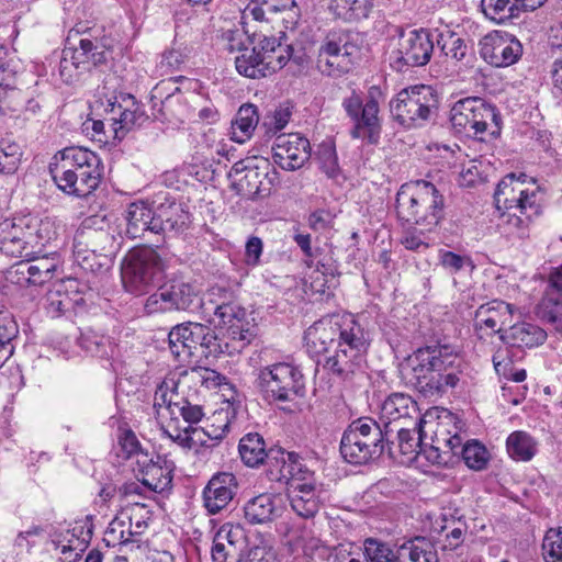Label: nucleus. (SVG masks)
Segmentation results:
<instances>
[{
    "mask_svg": "<svg viewBox=\"0 0 562 562\" xmlns=\"http://www.w3.org/2000/svg\"><path fill=\"white\" fill-rule=\"evenodd\" d=\"M201 310L204 321L226 330L232 341L244 348L255 337L254 325L244 307L233 302H218L213 297L201 301L195 288L182 279H170L150 294L144 304L147 314L171 311Z\"/></svg>",
    "mask_w": 562,
    "mask_h": 562,
    "instance_id": "1",
    "label": "nucleus"
},
{
    "mask_svg": "<svg viewBox=\"0 0 562 562\" xmlns=\"http://www.w3.org/2000/svg\"><path fill=\"white\" fill-rule=\"evenodd\" d=\"M310 353H326L335 346V352L326 358L324 368L333 374L347 379L364 362L370 346V334L349 313L324 317L311 325L304 334Z\"/></svg>",
    "mask_w": 562,
    "mask_h": 562,
    "instance_id": "2",
    "label": "nucleus"
},
{
    "mask_svg": "<svg viewBox=\"0 0 562 562\" xmlns=\"http://www.w3.org/2000/svg\"><path fill=\"white\" fill-rule=\"evenodd\" d=\"M464 363L448 345L418 348L401 364V375L406 385L425 397H442L449 391L467 386Z\"/></svg>",
    "mask_w": 562,
    "mask_h": 562,
    "instance_id": "3",
    "label": "nucleus"
},
{
    "mask_svg": "<svg viewBox=\"0 0 562 562\" xmlns=\"http://www.w3.org/2000/svg\"><path fill=\"white\" fill-rule=\"evenodd\" d=\"M49 172L58 189L78 198L91 194L100 184L103 166L99 155L85 147H66L54 155Z\"/></svg>",
    "mask_w": 562,
    "mask_h": 562,
    "instance_id": "4",
    "label": "nucleus"
},
{
    "mask_svg": "<svg viewBox=\"0 0 562 562\" xmlns=\"http://www.w3.org/2000/svg\"><path fill=\"white\" fill-rule=\"evenodd\" d=\"M445 200L429 181L417 180L401 186L396 194V213L408 224L432 231L443 218Z\"/></svg>",
    "mask_w": 562,
    "mask_h": 562,
    "instance_id": "5",
    "label": "nucleus"
},
{
    "mask_svg": "<svg viewBox=\"0 0 562 562\" xmlns=\"http://www.w3.org/2000/svg\"><path fill=\"white\" fill-rule=\"evenodd\" d=\"M102 90L97 91L94 109L104 114V120H92L91 130L99 142H103L101 135L105 134V125L113 133V138L122 139L131 130L140 126L148 116L135 98L130 93L108 94ZM104 142H108L104 139Z\"/></svg>",
    "mask_w": 562,
    "mask_h": 562,
    "instance_id": "6",
    "label": "nucleus"
},
{
    "mask_svg": "<svg viewBox=\"0 0 562 562\" xmlns=\"http://www.w3.org/2000/svg\"><path fill=\"white\" fill-rule=\"evenodd\" d=\"M384 94L379 86H371L366 97L352 90L341 101V106L352 123L350 136L353 139L366 140L369 144H378L382 132V119L380 116V103Z\"/></svg>",
    "mask_w": 562,
    "mask_h": 562,
    "instance_id": "7",
    "label": "nucleus"
},
{
    "mask_svg": "<svg viewBox=\"0 0 562 562\" xmlns=\"http://www.w3.org/2000/svg\"><path fill=\"white\" fill-rule=\"evenodd\" d=\"M165 270V260L155 249L134 248L122 261L123 286L131 294L143 295L161 281Z\"/></svg>",
    "mask_w": 562,
    "mask_h": 562,
    "instance_id": "8",
    "label": "nucleus"
},
{
    "mask_svg": "<svg viewBox=\"0 0 562 562\" xmlns=\"http://www.w3.org/2000/svg\"><path fill=\"white\" fill-rule=\"evenodd\" d=\"M255 383L262 397L269 402H292L305 393L304 375L297 366L290 362L259 368Z\"/></svg>",
    "mask_w": 562,
    "mask_h": 562,
    "instance_id": "9",
    "label": "nucleus"
},
{
    "mask_svg": "<svg viewBox=\"0 0 562 562\" xmlns=\"http://www.w3.org/2000/svg\"><path fill=\"white\" fill-rule=\"evenodd\" d=\"M450 122L458 133L485 139L501 133V117L496 109L480 98H465L454 103Z\"/></svg>",
    "mask_w": 562,
    "mask_h": 562,
    "instance_id": "10",
    "label": "nucleus"
},
{
    "mask_svg": "<svg viewBox=\"0 0 562 562\" xmlns=\"http://www.w3.org/2000/svg\"><path fill=\"white\" fill-rule=\"evenodd\" d=\"M391 113L405 128L425 125L438 109L436 91L426 85L401 90L390 103Z\"/></svg>",
    "mask_w": 562,
    "mask_h": 562,
    "instance_id": "11",
    "label": "nucleus"
},
{
    "mask_svg": "<svg viewBox=\"0 0 562 562\" xmlns=\"http://www.w3.org/2000/svg\"><path fill=\"white\" fill-rule=\"evenodd\" d=\"M290 46H282L274 37H263L252 48H244L235 58L239 75L251 79L268 77L289 61Z\"/></svg>",
    "mask_w": 562,
    "mask_h": 562,
    "instance_id": "12",
    "label": "nucleus"
},
{
    "mask_svg": "<svg viewBox=\"0 0 562 562\" xmlns=\"http://www.w3.org/2000/svg\"><path fill=\"white\" fill-rule=\"evenodd\" d=\"M48 223H38L30 215L4 218L0 222V250L10 257H27L37 245L46 240L42 227Z\"/></svg>",
    "mask_w": 562,
    "mask_h": 562,
    "instance_id": "13",
    "label": "nucleus"
},
{
    "mask_svg": "<svg viewBox=\"0 0 562 562\" xmlns=\"http://www.w3.org/2000/svg\"><path fill=\"white\" fill-rule=\"evenodd\" d=\"M494 203L498 211L522 210L528 214H540L541 204L535 180L526 173L506 175L497 184Z\"/></svg>",
    "mask_w": 562,
    "mask_h": 562,
    "instance_id": "14",
    "label": "nucleus"
},
{
    "mask_svg": "<svg viewBox=\"0 0 562 562\" xmlns=\"http://www.w3.org/2000/svg\"><path fill=\"white\" fill-rule=\"evenodd\" d=\"M360 48L344 31H331L318 49L317 68L327 76H340L351 70Z\"/></svg>",
    "mask_w": 562,
    "mask_h": 562,
    "instance_id": "15",
    "label": "nucleus"
},
{
    "mask_svg": "<svg viewBox=\"0 0 562 562\" xmlns=\"http://www.w3.org/2000/svg\"><path fill=\"white\" fill-rule=\"evenodd\" d=\"M184 385L173 379L164 381L155 393L154 407L159 419L178 418L181 416L188 426H193L202 420L204 411L202 405L193 403L184 395Z\"/></svg>",
    "mask_w": 562,
    "mask_h": 562,
    "instance_id": "16",
    "label": "nucleus"
},
{
    "mask_svg": "<svg viewBox=\"0 0 562 562\" xmlns=\"http://www.w3.org/2000/svg\"><path fill=\"white\" fill-rule=\"evenodd\" d=\"M268 167L269 162L263 158L248 157L236 161L228 172L232 188L238 195L250 200L268 195Z\"/></svg>",
    "mask_w": 562,
    "mask_h": 562,
    "instance_id": "17",
    "label": "nucleus"
},
{
    "mask_svg": "<svg viewBox=\"0 0 562 562\" xmlns=\"http://www.w3.org/2000/svg\"><path fill=\"white\" fill-rule=\"evenodd\" d=\"M481 57L494 67H508L522 54L521 43L508 33L495 31L480 41Z\"/></svg>",
    "mask_w": 562,
    "mask_h": 562,
    "instance_id": "18",
    "label": "nucleus"
},
{
    "mask_svg": "<svg viewBox=\"0 0 562 562\" xmlns=\"http://www.w3.org/2000/svg\"><path fill=\"white\" fill-rule=\"evenodd\" d=\"M272 150L274 162L289 171L300 169L311 157L308 139L296 133L279 135Z\"/></svg>",
    "mask_w": 562,
    "mask_h": 562,
    "instance_id": "19",
    "label": "nucleus"
},
{
    "mask_svg": "<svg viewBox=\"0 0 562 562\" xmlns=\"http://www.w3.org/2000/svg\"><path fill=\"white\" fill-rule=\"evenodd\" d=\"M238 480L232 472H217L202 491L203 506L210 515L227 508L238 492Z\"/></svg>",
    "mask_w": 562,
    "mask_h": 562,
    "instance_id": "20",
    "label": "nucleus"
},
{
    "mask_svg": "<svg viewBox=\"0 0 562 562\" xmlns=\"http://www.w3.org/2000/svg\"><path fill=\"white\" fill-rule=\"evenodd\" d=\"M436 41V32L414 30L402 38L396 63L402 66L419 67L429 63Z\"/></svg>",
    "mask_w": 562,
    "mask_h": 562,
    "instance_id": "21",
    "label": "nucleus"
},
{
    "mask_svg": "<svg viewBox=\"0 0 562 562\" xmlns=\"http://www.w3.org/2000/svg\"><path fill=\"white\" fill-rule=\"evenodd\" d=\"M538 317L562 335V263L551 269L542 297L537 304Z\"/></svg>",
    "mask_w": 562,
    "mask_h": 562,
    "instance_id": "22",
    "label": "nucleus"
},
{
    "mask_svg": "<svg viewBox=\"0 0 562 562\" xmlns=\"http://www.w3.org/2000/svg\"><path fill=\"white\" fill-rule=\"evenodd\" d=\"M517 307L501 300H493L482 304L474 314L475 331L483 337L504 333L503 327L513 321Z\"/></svg>",
    "mask_w": 562,
    "mask_h": 562,
    "instance_id": "23",
    "label": "nucleus"
},
{
    "mask_svg": "<svg viewBox=\"0 0 562 562\" xmlns=\"http://www.w3.org/2000/svg\"><path fill=\"white\" fill-rule=\"evenodd\" d=\"M285 509V497L281 493H261L244 505V517L251 525H263L277 520Z\"/></svg>",
    "mask_w": 562,
    "mask_h": 562,
    "instance_id": "24",
    "label": "nucleus"
},
{
    "mask_svg": "<svg viewBox=\"0 0 562 562\" xmlns=\"http://www.w3.org/2000/svg\"><path fill=\"white\" fill-rule=\"evenodd\" d=\"M321 494L322 490L316 485L315 480L293 481L286 488V498L292 510L305 519L313 518L318 513Z\"/></svg>",
    "mask_w": 562,
    "mask_h": 562,
    "instance_id": "25",
    "label": "nucleus"
},
{
    "mask_svg": "<svg viewBox=\"0 0 562 562\" xmlns=\"http://www.w3.org/2000/svg\"><path fill=\"white\" fill-rule=\"evenodd\" d=\"M448 426L449 423L438 422L436 429L432 430V443L429 447L423 445L419 449V454H423L432 464L447 463L446 456L450 453L459 454L462 438L457 430L452 432Z\"/></svg>",
    "mask_w": 562,
    "mask_h": 562,
    "instance_id": "26",
    "label": "nucleus"
},
{
    "mask_svg": "<svg viewBox=\"0 0 562 562\" xmlns=\"http://www.w3.org/2000/svg\"><path fill=\"white\" fill-rule=\"evenodd\" d=\"M431 532L438 535L437 542L442 550H456L465 540L468 524L458 510L445 509L431 527Z\"/></svg>",
    "mask_w": 562,
    "mask_h": 562,
    "instance_id": "27",
    "label": "nucleus"
},
{
    "mask_svg": "<svg viewBox=\"0 0 562 562\" xmlns=\"http://www.w3.org/2000/svg\"><path fill=\"white\" fill-rule=\"evenodd\" d=\"M136 463L139 481L148 490L161 493L170 488L175 468L172 462L159 456L153 460L148 459L147 454H142V459H137Z\"/></svg>",
    "mask_w": 562,
    "mask_h": 562,
    "instance_id": "28",
    "label": "nucleus"
},
{
    "mask_svg": "<svg viewBox=\"0 0 562 562\" xmlns=\"http://www.w3.org/2000/svg\"><path fill=\"white\" fill-rule=\"evenodd\" d=\"M90 540V530H85L83 526L72 528H61L50 535V541L54 549L59 551L63 559L67 562H76L86 550Z\"/></svg>",
    "mask_w": 562,
    "mask_h": 562,
    "instance_id": "29",
    "label": "nucleus"
},
{
    "mask_svg": "<svg viewBox=\"0 0 562 562\" xmlns=\"http://www.w3.org/2000/svg\"><path fill=\"white\" fill-rule=\"evenodd\" d=\"M190 223V213L184 204L176 201L161 203L156 207L154 233L181 234L188 229Z\"/></svg>",
    "mask_w": 562,
    "mask_h": 562,
    "instance_id": "30",
    "label": "nucleus"
},
{
    "mask_svg": "<svg viewBox=\"0 0 562 562\" xmlns=\"http://www.w3.org/2000/svg\"><path fill=\"white\" fill-rule=\"evenodd\" d=\"M406 419H422L419 417V409L417 403L407 394L392 393L382 403L380 409V420L383 424V429L387 426L393 429L391 425Z\"/></svg>",
    "mask_w": 562,
    "mask_h": 562,
    "instance_id": "31",
    "label": "nucleus"
},
{
    "mask_svg": "<svg viewBox=\"0 0 562 562\" xmlns=\"http://www.w3.org/2000/svg\"><path fill=\"white\" fill-rule=\"evenodd\" d=\"M201 323L189 322L175 326L168 336L169 348L179 360H186L199 352Z\"/></svg>",
    "mask_w": 562,
    "mask_h": 562,
    "instance_id": "32",
    "label": "nucleus"
},
{
    "mask_svg": "<svg viewBox=\"0 0 562 562\" xmlns=\"http://www.w3.org/2000/svg\"><path fill=\"white\" fill-rule=\"evenodd\" d=\"M546 0H481V9L486 19L496 24H504L518 16L520 7L536 10Z\"/></svg>",
    "mask_w": 562,
    "mask_h": 562,
    "instance_id": "33",
    "label": "nucleus"
},
{
    "mask_svg": "<svg viewBox=\"0 0 562 562\" xmlns=\"http://www.w3.org/2000/svg\"><path fill=\"white\" fill-rule=\"evenodd\" d=\"M271 454L273 457L271 465L279 469L274 480L284 481L288 485L293 481L315 480L313 473L306 469L296 453L277 448L271 451Z\"/></svg>",
    "mask_w": 562,
    "mask_h": 562,
    "instance_id": "34",
    "label": "nucleus"
},
{
    "mask_svg": "<svg viewBox=\"0 0 562 562\" xmlns=\"http://www.w3.org/2000/svg\"><path fill=\"white\" fill-rule=\"evenodd\" d=\"M547 333L536 324L518 323L505 329L501 335L502 341L515 348H533L543 344Z\"/></svg>",
    "mask_w": 562,
    "mask_h": 562,
    "instance_id": "35",
    "label": "nucleus"
},
{
    "mask_svg": "<svg viewBox=\"0 0 562 562\" xmlns=\"http://www.w3.org/2000/svg\"><path fill=\"white\" fill-rule=\"evenodd\" d=\"M392 432L393 429H389L387 426L383 429L379 423L370 417H361L353 420L344 431V434L353 435L358 441L383 449L385 445H389Z\"/></svg>",
    "mask_w": 562,
    "mask_h": 562,
    "instance_id": "36",
    "label": "nucleus"
},
{
    "mask_svg": "<svg viewBox=\"0 0 562 562\" xmlns=\"http://www.w3.org/2000/svg\"><path fill=\"white\" fill-rule=\"evenodd\" d=\"M64 50L66 56H69L77 63V66L87 72L106 59L105 52L99 42L89 37H81L78 46H66Z\"/></svg>",
    "mask_w": 562,
    "mask_h": 562,
    "instance_id": "37",
    "label": "nucleus"
},
{
    "mask_svg": "<svg viewBox=\"0 0 562 562\" xmlns=\"http://www.w3.org/2000/svg\"><path fill=\"white\" fill-rule=\"evenodd\" d=\"M539 214H528L522 210L503 211L499 229L510 240H525L530 236V224Z\"/></svg>",
    "mask_w": 562,
    "mask_h": 562,
    "instance_id": "38",
    "label": "nucleus"
},
{
    "mask_svg": "<svg viewBox=\"0 0 562 562\" xmlns=\"http://www.w3.org/2000/svg\"><path fill=\"white\" fill-rule=\"evenodd\" d=\"M156 210H151L145 202H134L126 211V234L135 239L146 232L154 233Z\"/></svg>",
    "mask_w": 562,
    "mask_h": 562,
    "instance_id": "39",
    "label": "nucleus"
},
{
    "mask_svg": "<svg viewBox=\"0 0 562 562\" xmlns=\"http://www.w3.org/2000/svg\"><path fill=\"white\" fill-rule=\"evenodd\" d=\"M132 526L133 516L127 515V513H122L109 524L103 536V542L109 548H119L120 552L130 546L138 543V539L131 538Z\"/></svg>",
    "mask_w": 562,
    "mask_h": 562,
    "instance_id": "40",
    "label": "nucleus"
},
{
    "mask_svg": "<svg viewBox=\"0 0 562 562\" xmlns=\"http://www.w3.org/2000/svg\"><path fill=\"white\" fill-rule=\"evenodd\" d=\"M272 450H277V448L267 450L266 442L258 432H249L243 436L238 445V451L243 462L250 468L258 467L266 459L272 463Z\"/></svg>",
    "mask_w": 562,
    "mask_h": 562,
    "instance_id": "41",
    "label": "nucleus"
},
{
    "mask_svg": "<svg viewBox=\"0 0 562 562\" xmlns=\"http://www.w3.org/2000/svg\"><path fill=\"white\" fill-rule=\"evenodd\" d=\"M383 451V448L358 441L353 435L342 434L340 453L351 464H366L370 460L380 457Z\"/></svg>",
    "mask_w": 562,
    "mask_h": 562,
    "instance_id": "42",
    "label": "nucleus"
},
{
    "mask_svg": "<svg viewBox=\"0 0 562 562\" xmlns=\"http://www.w3.org/2000/svg\"><path fill=\"white\" fill-rule=\"evenodd\" d=\"M258 122L259 116L257 108L254 104L241 105L232 123V139L236 143L244 144L251 137Z\"/></svg>",
    "mask_w": 562,
    "mask_h": 562,
    "instance_id": "43",
    "label": "nucleus"
},
{
    "mask_svg": "<svg viewBox=\"0 0 562 562\" xmlns=\"http://www.w3.org/2000/svg\"><path fill=\"white\" fill-rule=\"evenodd\" d=\"M97 221V217H87L75 234L74 252L78 259L87 251L95 254L99 250L97 241L102 237H108L104 232L92 228Z\"/></svg>",
    "mask_w": 562,
    "mask_h": 562,
    "instance_id": "44",
    "label": "nucleus"
},
{
    "mask_svg": "<svg viewBox=\"0 0 562 562\" xmlns=\"http://www.w3.org/2000/svg\"><path fill=\"white\" fill-rule=\"evenodd\" d=\"M374 5V0H333L330 9L334 14L345 21L367 19Z\"/></svg>",
    "mask_w": 562,
    "mask_h": 562,
    "instance_id": "45",
    "label": "nucleus"
},
{
    "mask_svg": "<svg viewBox=\"0 0 562 562\" xmlns=\"http://www.w3.org/2000/svg\"><path fill=\"white\" fill-rule=\"evenodd\" d=\"M507 452L517 461H529L537 452L536 440L526 431H514L506 440Z\"/></svg>",
    "mask_w": 562,
    "mask_h": 562,
    "instance_id": "46",
    "label": "nucleus"
},
{
    "mask_svg": "<svg viewBox=\"0 0 562 562\" xmlns=\"http://www.w3.org/2000/svg\"><path fill=\"white\" fill-rule=\"evenodd\" d=\"M177 382L184 386H188V384L191 382L200 383L202 386L209 390L228 384L225 375L213 369L203 367H198L191 369L190 371H186Z\"/></svg>",
    "mask_w": 562,
    "mask_h": 562,
    "instance_id": "47",
    "label": "nucleus"
},
{
    "mask_svg": "<svg viewBox=\"0 0 562 562\" xmlns=\"http://www.w3.org/2000/svg\"><path fill=\"white\" fill-rule=\"evenodd\" d=\"M436 42L446 57L454 61L465 59L469 47L465 41L458 34L449 30L441 33L436 32Z\"/></svg>",
    "mask_w": 562,
    "mask_h": 562,
    "instance_id": "48",
    "label": "nucleus"
},
{
    "mask_svg": "<svg viewBox=\"0 0 562 562\" xmlns=\"http://www.w3.org/2000/svg\"><path fill=\"white\" fill-rule=\"evenodd\" d=\"M423 419H419L418 423H415L417 430L414 428L413 430L401 426L397 429H393V431L397 432L398 439V448L402 454L407 456L408 460H413L416 456H419V449L423 446Z\"/></svg>",
    "mask_w": 562,
    "mask_h": 562,
    "instance_id": "49",
    "label": "nucleus"
},
{
    "mask_svg": "<svg viewBox=\"0 0 562 562\" xmlns=\"http://www.w3.org/2000/svg\"><path fill=\"white\" fill-rule=\"evenodd\" d=\"M72 307V299L67 293V282L53 285L45 296V308L52 317H58Z\"/></svg>",
    "mask_w": 562,
    "mask_h": 562,
    "instance_id": "50",
    "label": "nucleus"
},
{
    "mask_svg": "<svg viewBox=\"0 0 562 562\" xmlns=\"http://www.w3.org/2000/svg\"><path fill=\"white\" fill-rule=\"evenodd\" d=\"M425 539L416 538L400 546V562H437L434 553L427 550Z\"/></svg>",
    "mask_w": 562,
    "mask_h": 562,
    "instance_id": "51",
    "label": "nucleus"
},
{
    "mask_svg": "<svg viewBox=\"0 0 562 562\" xmlns=\"http://www.w3.org/2000/svg\"><path fill=\"white\" fill-rule=\"evenodd\" d=\"M459 453H461L465 464L476 471L483 470L490 458L486 448L477 440H470L464 445L461 443Z\"/></svg>",
    "mask_w": 562,
    "mask_h": 562,
    "instance_id": "52",
    "label": "nucleus"
},
{
    "mask_svg": "<svg viewBox=\"0 0 562 562\" xmlns=\"http://www.w3.org/2000/svg\"><path fill=\"white\" fill-rule=\"evenodd\" d=\"M400 546L391 547L373 538L364 540V554L370 562H400Z\"/></svg>",
    "mask_w": 562,
    "mask_h": 562,
    "instance_id": "53",
    "label": "nucleus"
},
{
    "mask_svg": "<svg viewBox=\"0 0 562 562\" xmlns=\"http://www.w3.org/2000/svg\"><path fill=\"white\" fill-rule=\"evenodd\" d=\"M273 16H281L285 30L293 31L301 20V9L295 0H270Z\"/></svg>",
    "mask_w": 562,
    "mask_h": 562,
    "instance_id": "54",
    "label": "nucleus"
},
{
    "mask_svg": "<svg viewBox=\"0 0 562 562\" xmlns=\"http://www.w3.org/2000/svg\"><path fill=\"white\" fill-rule=\"evenodd\" d=\"M160 430L165 437L180 447L184 452L191 451L189 426L181 427L178 418L160 419Z\"/></svg>",
    "mask_w": 562,
    "mask_h": 562,
    "instance_id": "55",
    "label": "nucleus"
},
{
    "mask_svg": "<svg viewBox=\"0 0 562 562\" xmlns=\"http://www.w3.org/2000/svg\"><path fill=\"white\" fill-rule=\"evenodd\" d=\"M541 551L544 562H562V527L546 532Z\"/></svg>",
    "mask_w": 562,
    "mask_h": 562,
    "instance_id": "56",
    "label": "nucleus"
},
{
    "mask_svg": "<svg viewBox=\"0 0 562 562\" xmlns=\"http://www.w3.org/2000/svg\"><path fill=\"white\" fill-rule=\"evenodd\" d=\"M21 157V147L16 143L0 142V173H13Z\"/></svg>",
    "mask_w": 562,
    "mask_h": 562,
    "instance_id": "57",
    "label": "nucleus"
},
{
    "mask_svg": "<svg viewBox=\"0 0 562 562\" xmlns=\"http://www.w3.org/2000/svg\"><path fill=\"white\" fill-rule=\"evenodd\" d=\"M438 260L441 267L451 274H456L465 267L474 268L472 260L468 256H461L453 251L440 249Z\"/></svg>",
    "mask_w": 562,
    "mask_h": 562,
    "instance_id": "58",
    "label": "nucleus"
},
{
    "mask_svg": "<svg viewBox=\"0 0 562 562\" xmlns=\"http://www.w3.org/2000/svg\"><path fill=\"white\" fill-rule=\"evenodd\" d=\"M31 283L32 285H41L48 282L55 272L56 265L48 258H40L30 260Z\"/></svg>",
    "mask_w": 562,
    "mask_h": 562,
    "instance_id": "59",
    "label": "nucleus"
},
{
    "mask_svg": "<svg viewBox=\"0 0 562 562\" xmlns=\"http://www.w3.org/2000/svg\"><path fill=\"white\" fill-rule=\"evenodd\" d=\"M317 159L319 162V168L330 178L337 176L339 167H338V158L336 154L335 146L331 144H322L318 148Z\"/></svg>",
    "mask_w": 562,
    "mask_h": 562,
    "instance_id": "60",
    "label": "nucleus"
},
{
    "mask_svg": "<svg viewBox=\"0 0 562 562\" xmlns=\"http://www.w3.org/2000/svg\"><path fill=\"white\" fill-rule=\"evenodd\" d=\"M237 547L225 544L218 541L215 537L212 547V560L213 562H243V557L239 553L240 541L237 540Z\"/></svg>",
    "mask_w": 562,
    "mask_h": 562,
    "instance_id": "61",
    "label": "nucleus"
},
{
    "mask_svg": "<svg viewBox=\"0 0 562 562\" xmlns=\"http://www.w3.org/2000/svg\"><path fill=\"white\" fill-rule=\"evenodd\" d=\"M243 15L245 19L251 18L259 22H269L274 20L270 0H250L243 12Z\"/></svg>",
    "mask_w": 562,
    "mask_h": 562,
    "instance_id": "62",
    "label": "nucleus"
},
{
    "mask_svg": "<svg viewBox=\"0 0 562 562\" xmlns=\"http://www.w3.org/2000/svg\"><path fill=\"white\" fill-rule=\"evenodd\" d=\"M45 536V529L42 526L33 525L26 530L20 531L14 539V546L25 549L30 552L36 547L42 538Z\"/></svg>",
    "mask_w": 562,
    "mask_h": 562,
    "instance_id": "63",
    "label": "nucleus"
},
{
    "mask_svg": "<svg viewBox=\"0 0 562 562\" xmlns=\"http://www.w3.org/2000/svg\"><path fill=\"white\" fill-rule=\"evenodd\" d=\"M86 72L87 71L85 69H81L80 66H77L75 60L69 58V56H66L65 50L63 49L58 66V74L61 80L67 85H71Z\"/></svg>",
    "mask_w": 562,
    "mask_h": 562,
    "instance_id": "64",
    "label": "nucleus"
}]
</instances>
